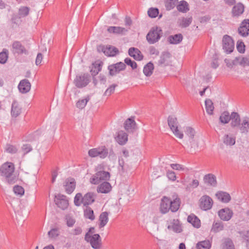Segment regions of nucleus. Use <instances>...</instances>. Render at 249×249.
I'll use <instances>...</instances> for the list:
<instances>
[{
	"label": "nucleus",
	"instance_id": "1",
	"mask_svg": "<svg viewBox=\"0 0 249 249\" xmlns=\"http://www.w3.org/2000/svg\"><path fill=\"white\" fill-rule=\"evenodd\" d=\"M180 203V199L177 196L173 200L169 197L164 196L161 199L160 212L163 214L166 213L169 210L173 213L176 212L179 209Z\"/></svg>",
	"mask_w": 249,
	"mask_h": 249
},
{
	"label": "nucleus",
	"instance_id": "2",
	"mask_svg": "<svg viewBox=\"0 0 249 249\" xmlns=\"http://www.w3.org/2000/svg\"><path fill=\"white\" fill-rule=\"evenodd\" d=\"M15 169L14 164L10 162L3 163L0 167V175L6 178V181L9 184H13L17 181L16 176L13 175Z\"/></svg>",
	"mask_w": 249,
	"mask_h": 249
},
{
	"label": "nucleus",
	"instance_id": "3",
	"mask_svg": "<svg viewBox=\"0 0 249 249\" xmlns=\"http://www.w3.org/2000/svg\"><path fill=\"white\" fill-rule=\"evenodd\" d=\"M96 197L95 193L89 192L84 196L80 193H77L74 198V203L76 206H80L83 204L84 206L87 207L93 203Z\"/></svg>",
	"mask_w": 249,
	"mask_h": 249
},
{
	"label": "nucleus",
	"instance_id": "4",
	"mask_svg": "<svg viewBox=\"0 0 249 249\" xmlns=\"http://www.w3.org/2000/svg\"><path fill=\"white\" fill-rule=\"evenodd\" d=\"M162 31L160 27H153L146 35V40L150 44H154L159 41L162 36Z\"/></svg>",
	"mask_w": 249,
	"mask_h": 249
},
{
	"label": "nucleus",
	"instance_id": "5",
	"mask_svg": "<svg viewBox=\"0 0 249 249\" xmlns=\"http://www.w3.org/2000/svg\"><path fill=\"white\" fill-rule=\"evenodd\" d=\"M167 121L169 126L175 135L179 139H182L183 138V134L179 131L178 129L177 118L174 115H170L168 117Z\"/></svg>",
	"mask_w": 249,
	"mask_h": 249
},
{
	"label": "nucleus",
	"instance_id": "6",
	"mask_svg": "<svg viewBox=\"0 0 249 249\" xmlns=\"http://www.w3.org/2000/svg\"><path fill=\"white\" fill-rule=\"evenodd\" d=\"M90 75L88 73H84L80 75H76L74 80L75 86L79 89L86 87L90 82Z\"/></svg>",
	"mask_w": 249,
	"mask_h": 249
},
{
	"label": "nucleus",
	"instance_id": "7",
	"mask_svg": "<svg viewBox=\"0 0 249 249\" xmlns=\"http://www.w3.org/2000/svg\"><path fill=\"white\" fill-rule=\"evenodd\" d=\"M222 48L227 54L231 53L233 51L234 43L232 38L230 36L225 35L223 36Z\"/></svg>",
	"mask_w": 249,
	"mask_h": 249
},
{
	"label": "nucleus",
	"instance_id": "8",
	"mask_svg": "<svg viewBox=\"0 0 249 249\" xmlns=\"http://www.w3.org/2000/svg\"><path fill=\"white\" fill-rule=\"evenodd\" d=\"M89 155L91 157L99 156L100 158L104 159L108 155V149L105 146H102L98 148H92L89 151Z\"/></svg>",
	"mask_w": 249,
	"mask_h": 249
},
{
	"label": "nucleus",
	"instance_id": "9",
	"mask_svg": "<svg viewBox=\"0 0 249 249\" xmlns=\"http://www.w3.org/2000/svg\"><path fill=\"white\" fill-rule=\"evenodd\" d=\"M110 178V173L105 171L97 172L95 175L91 179L90 182L92 184H96L100 183L101 180H108Z\"/></svg>",
	"mask_w": 249,
	"mask_h": 249
},
{
	"label": "nucleus",
	"instance_id": "10",
	"mask_svg": "<svg viewBox=\"0 0 249 249\" xmlns=\"http://www.w3.org/2000/svg\"><path fill=\"white\" fill-rule=\"evenodd\" d=\"M126 66L122 62H117L116 64H113L108 66L109 70V74L111 76H114L119 73L120 71L125 70Z\"/></svg>",
	"mask_w": 249,
	"mask_h": 249
},
{
	"label": "nucleus",
	"instance_id": "11",
	"mask_svg": "<svg viewBox=\"0 0 249 249\" xmlns=\"http://www.w3.org/2000/svg\"><path fill=\"white\" fill-rule=\"evenodd\" d=\"M85 240L89 243L94 249H100L101 248L102 238L99 234H94Z\"/></svg>",
	"mask_w": 249,
	"mask_h": 249
},
{
	"label": "nucleus",
	"instance_id": "12",
	"mask_svg": "<svg viewBox=\"0 0 249 249\" xmlns=\"http://www.w3.org/2000/svg\"><path fill=\"white\" fill-rule=\"evenodd\" d=\"M54 202L57 207L62 210H65L69 206V200L67 196L61 194L55 196Z\"/></svg>",
	"mask_w": 249,
	"mask_h": 249
},
{
	"label": "nucleus",
	"instance_id": "13",
	"mask_svg": "<svg viewBox=\"0 0 249 249\" xmlns=\"http://www.w3.org/2000/svg\"><path fill=\"white\" fill-rule=\"evenodd\" d=\"M199 207L204 211L210 210L213 204V199L208 196H202L199 200Z\"/></svg>",
	"mask_w": 249,
	"mask_h": 249
},
{
	"label": "nucleus",
	"instance_id": "14",
	"mask_svg": "<svg viewBox=\"0 0 249 249\" xmlns=\"http://www.w3.org/2000/svg\"><path fill=\"white\" fill-rule=\"evenodd\" d=\"M12 52L14 54L17 53L18 54H28V51L25 47L19 41H15L12 45Z\"/></svg>",
	"mask_w": 249,
	"mask_h": 249
},
{
	"label": "nucleus",
	"instance_id": "15",
	"mask_svg": "<svg viewBox=\"0 0 249 249\" xmlns=\"http://www.w3.org/2000/svg\"><path fill=\"white\" fill-rule=\"evenodd\" d=\"M64 187L66 192L68 194H71L76 187V181L74 178L71 177L67 178L64 183Z\"/></svg>",
	"mask_w": 249,
	"mask_h": 249
},
{
	"label": "nucleus",
	"instance_id": "16",
	"mask_svg": "<svg viewBox=\"0 0 249 249\" xmlns=\"http://www.w3.org/2000/svg\"><path fill=\"white\" fill-rule=\"evenodd\" d=\"M238 34L243 37H247L249 35V19H244L240 24L238 29Z\"/></svg>",
	"mask_w": 249,
	"mask_h": 249
},
{
	"label": "nucleus",
	"instance_id": "17",
	"mask_svg": "<svg viewBox=\"0 0 249 249\" xmlns=\"http://www.w3.org/2000/svg\"><path fill=\"white\" fill-rule=\"evenodd\" d=\"M171 54L168 52H163L161 53L160 59L158 60L159 65L167 66L171 64L170 58Z\"/></svg>",
	"mask_w": 249,
	"mask_h": 249
},
{
	"label": "nucleus",
	"instance_id": "18",
	"mask_svg": "<svg viewBox=\"0 0 249 249\" xmlns=\"http://www.w3.org/2000/svg\"><path fill=\"white\" fill-rule=\"evenodd\" d=\"M31 85L28 79L21 80L18 85V89L20 92L23 94L28 92L31 89Z\"/></svg>",
	"mask_w": 249,
	"mask_h": 249
},
{
	"label": "nucleus",
	"instance_id": "19",
	"mask_svg": "<svg viewBox=\"0 0 249 249\" xmlns=\"http://www.w3.org/2000/svg\"><path fill=\"white\" fill-rule=\"evenodd\" d=\"M232 211L229 208L222 209L218 212V215L223 221H229L232 217Z\"/></svg>",
	"mask_w": 249,
	"mask_h": 249
},
{
	"label": "nucleus",
	"instance_id": "20",
	"mask_svg": "<svg viewBox=\"0 0 249 249\" xmlns=\"http://www.w3.org/2000/svg\"><path fill=\"white\" fill-rule=\"evenodd\" d=\"M231 126L232 128L240 126L241 124V118L239 114L236 112H232L231 114Z\"/></svg>",
	"mask_w": 249,
	"mask_h": 249
},
{
	"label": "nucleus",
	"instance_id": "21",
	"mask_svg": "<svg viewBox=\"0 0 249 249\" xmlns=\"http://www.w3.org/2000/svg\"><path fill=\"white\" fill-rule=\"evenodd\" d=\"M203 181L207 185L213 187L216 186L217 183L215 176L212 173L205 175L203 177Z\"/></svg>",
	"mask_w": 249,
	"mask_h": 249
},
{
	"label": "nucleus",
	"instance_id": "22",
	"mask_svg": "<svg viewBox=\"0 0 249 249\" xmlns=\"http://www.w3.org/2000/svg\"><path fill=\"white\" fill-rule=\"evenodd\" d=\"M136 124L134 117L128 118L124 123V127L128 132H133L135 129Z\"/></svg>",
	"mask_w": 249,
	"mask_h": 249
},
{
	"label": "nucleus",
	"instance_id": "23",
	"mask_svg": "<svg viewBox=\"0 0 249 249\" xmlns=\"http://www.w3.org/2000/svg\"><path fill=\"white\" fill-rule=\"evenodd\" d=\"M128 54L137 61H141L143 58L141 52L138 49L134 47H131L129 49Z\"/></svg>",
	"mask_w": 249,
	"mask_h": 249
},
{
	"label": "nucleus",
	"instance_id": "24",
	"mask_svg": "<svg viewBox=\"0 0 249 249\" xmlns=\"http://www.w3.org/2000/svg\"><path fill=\"white\" fill-rule=\"evenodd\" d=\"M244 5L241 2H238L233 6L231 10V14L233 17H239L241 15L244 11Z\"/></svg>",
	"mask_w": 249,
	"mask_h": 249
},
{
	"label": "nucleus",
	"instance_id": "25",
	"mask_svg": "<svg viewBox=\"0 0 249 249\" xmlns=\"http://www.w3.org/2000/svg\"><path fill=\"white\" fill-rule=\"evenodd\" d=\"M103 63L102 61H96L92 63L91 67H90V72L92 76H96L102 70Z\"/></svg>",
	"mask_w": 249,
	"mask_h": 249
},
{
	"label": "nucleus",
	"instance_id": "26",
	"mask_svg": "<svg viewBox=\"0 0 249 249\" xmlns=\"http://www.w3.org/2000/svg\"><path fill=\"white\" fill-rule=\"evenodd\" d=\"M107 31L108 33L115 35H124L127 30L119 26H109Z\"/></svg>",
	"mask_w": 249,
	"mask_h": 249
},
{
	"label": "nucleus",
	"instance_id": "27",
	"mask_svg": "<svg viewBox=\"0 0 249 249\" xmlns=\"http://www.w3.org/2000/svg\"><path fill=\"white\" fill-rule=\"evenodd\" d=\"M216 196L218 200L223 203H228L231 199L230 194L223 191L217 192Z\"/></svg>",
	"mask_w": 249,
	"mask_h": 249
},
{
	"label": "nucleus",
	"instance_id": "28",
	"mask_svg": "<svg viewBox=\"0 0 249 249\" xmlns=\"http://www.w3.org/2000/svg\"><path fill=\"white\" fill-rule=\"evenodd\" d=\"M182 39L183 36L181 34L171 35L167 38L168 41L171 44H179L182 41Z\"/></svg>",
	"mask_w": 249,
	"mask_h": 249
},
{
	"label": "nucleus",
	"instance_id": "29",
	"mask_svg": "<svg viewBox=\"0 0 249 249\" xmlns=\"http://www.w3.org/2000/svg\"><path fill=\"white\" fill-rule=\"evenodd\" d=\"M187 221L196 228H199L201 226L200 220L194 214H191L188 216Z\"/></svg>",
	"mask_w": 249,
	"mask_h": 249
},
{
	"label": "nucleus",
	"instance_id": "30",
	"mask_svg": "<svg viewBox=\"0 0 249 249\" xmlns=\"http://www.w3.org/2000/svg\"><path fill=\"white\" fill-rule=\"evenodd\" d=\"M111 190V186L110 184L107 181L101 183L97 188L98 192L101 193H108Z\"/></svg>",
	"mask_w": 249,
	"mask_h": 249
},
{
	"label": "nucleus",
	"instance_id": "31",
	"mask_svg": "<svg viewBox=\"0 0 249 249\" xmlns=\"http://www.w3.org/2000/svg\"><path fill=\"white\" fill-rule=\"evenodd\" d=\"M108 213L107 212H103L100 214L99 218V228H102L106 225L108 221Z\"/></svg>",
	"mask_w": 249,
	"mask_h": 249
},
{
	"label": "nucleus",
	"instance_id": "32",
	"mask_svg": "<svg viewBox=\"0 0 249 249\" xmlns=\"http://www.w3.org/2000/svg\"><path fill=\"white\" fill-rule=\"evenodd\" d=\"M127 134L123 131H120L118 133L116 141L120 145L124 144L127 141Z\"/></svg>",
	"mask_w": 249,
	"mask_h": 249
},
{
	"label": "nucleus",
	"instance_id": "33",
	"mask_svg": "<svg viewBox=\"0 0 249 249\" xmlns=\"http://www.w3.org/2000/svg\"><path fill=\"white\" fill-rule=\"evenodd\" d=\"M21 113V107L19 106L18 102L14 101L12 104L11 115L13 117H17Z\"/></svg>",
	"mask_w": 249,
	"mask_h": 249
},
{
	"label": "nucleus",
	"instance_id": "34",
	"mask_svg": "<svg viewBox=\"0 0 249 249\" xmlns=\"http://www.w3.org/2000/svg\"><path fill=\"white\" fill-rule=\"evenodd\" d=\"M172 224V226L170 225L168 226L167 228L168 229H170L172 228L173 231L176 233H180L182 231L181 225L178 219H173Z\"/></svg>",
	"mask_w": 249,
	"mask_h": 249
},
{
	"label": "nucleus",
	"instance_id": "35",
	"mask_svg": "<svg viewBox=\"0 0 249 249\" xmlns=\"http://www.w3.org/2000/svg\"><path fill=\"white\" fill-rule=\"evenodd\" d=\"M177 10L181 13H185L189 10L188 3L185 0L180 1L177 5Z\"/></svg>",
	"mask_w": 249,
	"mask_h": 249
},
{
	"label": "nucleus",
	"instance_id": "36",
	"mask_svg": "<svg viewBox=\"0 0 249 249\" xmlns=\"http://www.w3.org/2000/svg\"><path fill=\"white\" fill-rule=\"evenodd\" d=\"M154 68L153 64L151 62H148L144 66L143 69V73L146 76H151L153 73Z\"/></svg>",
	"mask_w": 249,
	"mask_h": 249
},
{
	"label": "nucleus",
	"instance_id": "37",
	"mask_svg": "<svg viewBox=\"0 0 249 249\" xmlns=\"http://www.w3.org/2000/svg\"><path fill=\"white\" fill-rule=\"evenodd\" d=\"M84 215L86 218H88L91 221L95 219L94 212L89 206L86 207V209H84Z\"/></svg>",
	"mask_w": 249,
	"mask_h": 249
},
{
	"label": "nucleus",
	"instance_id": "38",
	"mask_svg": "<svg viewBox=\"0 0 249 249\" xmlns=\"http://www.w3.org/2000/svg\"><path fill=\"white\" fill-rule=\"evenodd\" d=\"M238 127L241 133H248L249 131V121L246 119H243Z\"/></svg>",
	"mask_w": 249,
	"mask_h": 249
},
{
	"label": "nucleus",
	"instance_id": "39",
	"mask_svg": "<svg viewBox=\"0 0 249 249\" xmlns=\"http://www.w3.org/2000/svg\"><path fill=\"white\" fill-rule=\"evenodd\" d=\"M18 148L15 145L7 143L5 147V151L11 154H15L18 152Z\"/></svg>",
	"mask_w": 249,
	"mask_h": 249
},
{
	"label": "nucleus",
	"instance_id": "40",
	"mask_svg": "<svg viewBox=\"0 0 249 249\" xmlns=\"http://www.w3.org/2000/svg\"><path fill=\"white\" fill-rule=\"evenodd\" d=\"M231 114L228 111L223 112L219 117L220 122L223 124H228L230 121Z\"/></svg>",
	"mask_w": 249,
	"mask_h": 249
},
{
	"label": "nucleus",
	"instance_id": "41",
	"mask_svg": "<svg viewBox=\"0 0 249 249\" xmlns=\"http://www.w3.org/2000/svg\"><path fill=\"white\" fill-rule=\"evenodd\" d=\"M211 244L209 240L198 242L196 245V249H210Z\"/></svg>",
	"mask_w": 249,
	"mask_h": 249
},
{
	"label": "nucleus",
	"instance_id": "42",
	"mask_svg": "<svg viewBox=\"0 0 249 249\" xmlns=\"http://www.w3.org/2000/svg\"><path fill=\"white\" fill-rule=\"evenodd\" d=\"M205 103L207 113L209 115H213V113L214 106L212 101L210 99H206Z\"/></svg>",
	"mask_w": 249,
	"mask_h": 249
},
{
	"label": "nucleus",
	"instance_id": "43",
	"mask_svg": "<svg viewBox=\"0 0 249 249\" xmlns=\"http://www.w3.org/2000/svg\"><path fill=\"white\" fill-rule=\"evenodd\" d=\"M184 131L185 135L188 136L190 142H191L193 141L196 133L195 129L191 127L187 126L184 128Z\"/></svg>",
	"mask_w": 249,
	"mask_h": 249
},
{
	"label": "nucleus",
	"instance_id": "44",
	"mask_svg": "<svg viewBox=\"0 0 249 249\" xmlns=\"http://www.w3.org/2000/svg\"><path fill=\"white\" fill-rule=\"evenodd\" d=\"M223 229L224 224L222 222H214L213 224L211 231L214 233H216L222 231Z\"/></svg>",
	"mask_w": 249,
	"mask_h": 249
},
{
	"label": "nucleus",
	"instance_id": "45",
	"mask_svg": "<svg viewBox=\"0 0 249 249\" xmlns=\"http://www.w3.org/2000/svg\"><path fill=\"white\" fill-rule=\"evenodd\" d=\"M9 51L7 49H3L0 53V63L4 64L6 63L8 58Z\"/></svg>",
	"mask_w": 249,
	"mask_h": 249
},
{
	"label": "nucleus",
	"instance_id": "46",
	"mask_svg": "<svg viewBox=\"0 0 249 249\" xmlns=\"http://www.w3.org/2000/svg\"><path fill=\"white\" fill-rule=\"evenodd\" d=\"M193 18L192 17L189 18L183 17L181 20L179 26L181 28H186L191 24L192 22Z\"/></svg>",
	"mask_w": 249,
	"mask_h": 249
},
{
	"label": "nucleus",
	"instance_id": "47",
	"mask_svg": "<svg viewBox=\"0 0 249 249\" xmlns=\"http://www.w3.org/2000/svg\"><path fill=\"white\" fill-rule=\"evenodd\" d=\"M222 249H235L232 241L230 238L226 239L222 244Z\"/></svg>",
	"mask_w": 249,
	"mask_h": 249
},
{
	"label": "nucleus",
	"instance_id": "48",
	"mask_svg": "<svg viewBox=\"0 0 249 249\" xmlns=\"http://www.w3.org/2000/svg\"><path fill=\"white\" fill-rule=\"evenodd\" d=\"M89 99L90 98L88 96L85 99L79 100L76 104V107L79 109H83L86 107Z\"/></svg>",
	"mask_w": 249,
	"mask_h": 249
},
{
	"label": "nucleus",
	"instance_id": "49",
	"mask_svg": "<svg viewBox=\"0 0 249 249\" xmlns=\"http://www.w3.org/2000/svg\"><path fill=\"white\" fill-rule=\"evenodd\" d=\"M30 8L27 6H22L19 10L18 14L20 17H25L29 15Z\"/></svg>",
	"mask_w": 249,
	"mask_h": 249
},
{
	"label": "nucleus",
	"instance_id": "50",
	"mask_svg": "<svg viewBox=\"0 0 249 249\" xmlns=\"http://www.w3.org/2000/svg\"><path fill=\"white\" fill-rule=\"evenodd\" d=\"M178 0H166L165 1V6L167 10L173 9L177 5Z\"/></svg>",
	"mask_w": 249,
	"mask_h": 249
},
{
	"label": "nucleus",
	"instance_id": "51",
	"mask_svg": "<svg viewBox=\"0 0 249 249\" xmlns=\"http://www.w3.org/2000/svg\"><path fill=\"white\" fill-rule=\"evenodd\" d=\"M159 13V10L157 8H150L147 12L148 15L151 18H156Z\"/></svg>",
	"mask_w": 249,
	"mask_h": 249
},
{
	"label": "nucleus",
	"instance_id": "52",
	"mask_svg": "<svg viewBox=\"0 0 249 249\" xmlns=\"http://www.w3.org/2000/svg\"><path fill=\"white\" fill-rule=\"evenodd\" d=\"M224 142L227 145H233L235 143V138L231 137L229 135L226 134L224 136Z\"/></svg>",
	"mask_w": 249,
	"mask_h": 249
},
{
	"label": "nucleus",
	"instance_id": "53",
	"mask_svg": "<svg viewBox=\"0 0 249 249\" xmlns=\"http://www.w3.org/2000/svg\"><path fill=\"white\" fill-rule=\"evenodd\" d=\"M246 46L242 40H238L236 44V49L240 53H244L245 52Z\"/></svg>",
	"mask_w": 249,
	"mask_h": 249
},
{
	"label": "nucleus",
	"instance_id": "54",
	"mask_svg": "<svg viewBox=\"0 0 249 249\" xmlns=\"http://www.w3.org/2000/svg\"><path fill=\"white\" fill-rule=\"evenodd\" d=\"M239 57L240 59L238 61V64L243 67L249 66V55L246 57Z\"/></svg>",
	"mask_w": 249,
	"mask_h": 249
},
{
	"label": "nucleus",
	"instance_id": "55",
	"mask_svg": "<svg viewBox=\"0 0 249 249\" xmlns=\"http://www.w3.org/2000/svg\"><path fill=\"white\" fill-rule=\"evenodd\" d=\"M124 61V63L125 64V65H127L130 66L133 70L136 69L137 67V64L136 62L132 60L129 57L125 58Z\"/></svg>",
	"mask_w": 249,
	"mask_h": 249
},
{
	"label": "nucleus",
	"instance_id": "56",
	"mask_svg": "<svg viewBox=\"0 0 249 249\" xmlns=\"http://www.w3.org/2000/svg\"><path fill=\"white\" fill-rule=\"evenodd\" d=\"M21 149L23 152V155L25 156L30 152L32 151L33 150V148L30 144H24L21 146Z\"/></svg>",
	"mask_w": 249,
	"mask_h": 249
},
{
	"label": "nucleus",
	"instance_id": "57",
	"mask_svg": "<svg viewBox=\"0 0 249 249\" xmlns=\"http://www.w3.org/2000/svg\"><path fill=\"white\" fill-rule=\"evenodd\" d=\"M110 48H107V46H105L104 45H100L97 46V52L99 53H103L106 55L107 54H109V51Z\"/></svg>",
	"mask_w": 249,
	"mask_h": 249
},
{
	"label": "nucleus",
	"instance_id": "58",
	"mask_svg": "<svg viewBox=\"0 0 249 249\" xmlns=\"http://www.w3.org/2000/svg\"><path fill=\"white\" fill-rule=\"evenodd\" d=\"M107 48H110L109 51V54H107V56H114L119 53L118 49L115 47L108 45L107 46Z\"/></svg>",
	"mask_w": 249,
	"mask_h": 249
},
{
	"label": "nucleus",
	"instance_id": "59",
	"mask_svg": "<svg viewBox=\"0 0 249 249\" xmlns=\"http://www.w3.org/2000/svg\"><path fill=\"white\" fill-rule=\"evenodd\" d=\"M118 85L115 84H113L110 85L105 91L104 93V95L105 96H110L111 94L114 93L115 89L117 87Z\"/></svg>",
	"mask_w": 249,
	"mask_h": 249
},
{
	"label": "nucleus",
	"instance_id": "60",
	"mask_svg": "<svg viewBox=\"0 0 249 249\" xmlns=\"http://www.w3.org/2000/svg\"><path fill=\"white\" fill-rule=\"evenodd\" d=\"M48 234L50 238H55L59 235V231L57 228H53L50 230Z\"/></svg>",
	"mask_w": 249,
	"mask_h": 249
},
{
	"label": "nucleus",
	"instance_id": "61",
	"mask_svg": "<svg viewBox=\"0 0 249 249\" xmlns=\"http://www.w3.org/2000/svg\"><path fill=\"white\" fill-rule=\"evenodd\" d=\"M239 57H236L234 60H232L231 62H230L229 59H225L224 61L226 63V65L228 67H232L234 65H236L238 64V61L239 60Z\"/></svg>",
	"mask_w": 249,
	"mask_h": 249
},
{
	"label": "nucleus",
	"instance_id": "62",
	"mask_svg": "<svg viewBox=\"0 0 249 249\" xmlns=\"http://www.w3.org/2000/svg\"><path fill=\"white\" fill-rule=\"evenodd\" d=\"M13 191L16 194L23 195L24 193V188L19 185H16L14 187Z\"/></svg>",
	"mask_w": 249,
	"mask_h": 249
},
{
	"label": "nucleus",
	"instance_id": "63",
	"mask_svg": "<svg viewBox=\"0 0 249 249\" xmlns=\"http://www.w3.org/2000/svg\"><path fill=\"white\" fill-rule=\"evenodd\" d=\"M67 225L69 227H72L75 223V220L70 215H67L66 217Z\"/></svg>",
	"mask_w": 249,
	"mask_h": 249
},
{
	"label": "nucleus",
	"instance_id": "64",
	"mask_svg": "<svg viewBox=\"0 0 249 249\" xmlns=\"http://www.w3.org/2000/svg\"><path fill=\"white\" fill-rule=\"evenodd\" d=\"M166 176L168 179L170 180L175 181L176 179V174L173 171L168 170L167 172Z\"/></svg>",
	"mask_w": 249,
	"mask_h": 249
}]
</instances>
